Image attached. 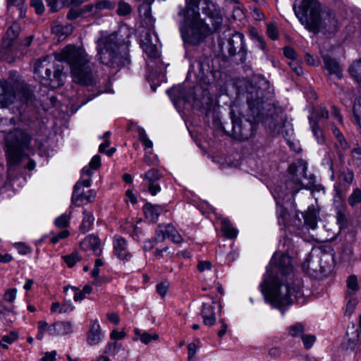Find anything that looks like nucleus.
Wrapping results in <instances>:
<instances>
[{"label":"nucleus","instance_id":"1","mask_svg":"<svg viewBox=\"0 0 361 361\" xmlns=\"http://www.w3.org/2000/svg\"><path fill=\"white\" fill-rule=\"evenodd\" d=\"M66 61L71 68V73L75 82L87 85L90 81V68L87 54L81 47L67 45L60 53L46 56L34 63V77L45 86L56 88L63 84L62 70L57 67L56 61Z\"/></svg>","mask_w":361,"mask_h":361},{"label":"nucleus","instance_id":"2","mask_svg":"<svg viewBox=\"0 0 361 361\" xmlns=\"http://www.w3.org/2000/svg\"><path fill=\"white\" fill-rule=\"evenodd\" d=\"M278 267L282 275L288 276L286 284H281L274 277L267 267L263 283L260 287L267 301L273 306L281 307L288 305L302 296V282L293 274L291 259L288 255L283 254L279 259Z\"/></svg>","mask_w":361,"mask_h":361},{"label":"nucleus","instance_id":"3","mask_svg":"<svg viewBox=\"0 0 361 361\" xmlns=\"http://www.w3.org/2000/svg\"><path fill=\"white\" fill-rule=\"evenodd\" d=\"M293 10L300 23L311 32L336 30L338 23L334 13L329 8L322 10L317 0H302L298 8L294 5Z\"/></svg>","mask_w":361,"mask_h":361},{"label":"nucleus","instance_id":"4","mask_svg":"<svg viewBox=\"0 0 361 361\" xmlns=\"http://www.w3.org/2000/svg\"><path fill=\"white\" fill-rule=\"evenodd\" d=\"M0 132L4 133L5 152L9 167L16 166L29 149L31 135L25 130L16 126L13 119L2 118L0 121Z\"/></svg>","mask_w":361,"mask_h":361},{"label":"nucleus","instance_id":"5","mask_svg":"<svg viewBox=\"0 0 361 361\" xmlns=\"http://www.w3.org/2000/svg\"><path fill=\"white\" fill-rule=\"evenodd\" d=\"M30 99L31 93L17 72H11L7 80H0V108H6L16 102L27 104Z\"/></svg>","mask_w":361,"mask_h":361},{"label":"nucleus","instance_id":"6","mask_svg":"<svg viewBox=\"0 0 361 361\" xmlns=\"http://www.w3.org/2000/svg\"><path fill=\"white\" fill-rule=\"evenodd\" d=\"M97 49V60L104 65L119 67L128 63L127 56L118 51L117 35L115 33L99 39Z\"/></svg>","mask_w":361,"mask_h":361},{"label":"nucleus","instance_id":"7","mask_svg":"<svg viewBox=\"0 0 361 361\" xmlns=\"http://www.w3.org/2000/svg\"><path fill=\"white\" fill-rule=\"evenodd\" d=\"M307 164L302 160H298L288 168L291 180L288 183L287 185L291 188L294 195L305 186L303 180L307 179Z\"/></svg>","mask_w":361,"mask_h":361},{"label":"nucleus","instance_id":"8","mask_svg":"<svg viewBox=\"0 0 361 361\" xmlns=\"http://www.w3.org/2000/svg\"><path fill=\"white\" fill-rule=\"evenodd\" d=\"M231 119L233 137L238 140H247L252 134V123L247 120L243 122L240 117L235 116L233 113H231Z\"/></svg>","mask_w":361,"mask_h":361},{"label":"nucleus","instance_id":"9","mask_svg":"<svg viewBox=\"0 0 361 361\" xmlns=\"http://www.w3.org/2000/svg\"><path fill=\"white\" fill-rule=\"evenodd\" d=\"M209 28L202 20H195L189 27L187 32V40L193 44H200L209 34Z\"/></svg>","mask_w":361,"mask_h":361},{"label":"nucleus","instance_id":"10","mask_svg":"<svg viewBox=\"0 0 361 361\" xmlns=\"http://www.w3.org/2000/svg\"><path fill=\"white\" fill-rule=\"evenodd\" d=\"M202 12L207 16L214 30L218 29L223 23V16L220 8L213 1L202 0Z\"/></svg>","mask_w":361,"mask_h":361},{"label":"nucleus","instance_id":"11","mask_svg":"<svg viewBox=\"0 0 361 361\" xmlns=\"http://www.w3.org/2000/svg\"><path fill=\"white\" fill-rule=\"evenodd\" d=\"M19 32L20 27L17 23L12 24L6 31L3 37L0 50V55L3 59H8V56L10 54V48L18 36Z\"/></svg>","mask_w":361,"mask_h":361},{"label":"nucleus","instance_id":"12","mask_svg":"<svg viewBox=\"0 0 361 361\" xmlns=\"http://www.w3.org/2000/svg\"><path fill=\"white\" fill-rule=\"evenodd\" d=\"M90 185L89 180L78 182L75 184L72 195V202L75 205L80 207L89 203V195L85 194L84 189L85 188H88Z\"/></svg>","mask_w":361,"mask_h":361},{"label":"nucleus","instance_id":"13","mask_svg":"<svg viewBox=\"0 0 361 361\" xmlns=\"http://www.w3.org/2000/svg\"><path fill=\"white\" fill-rule=\"evenodd\" d=\"M156 234L157 239L160 241H163L165 238H169L174 243H180L183 240L178 231L171 224L159 225L156 230Z\"/></svg>","mask_w":361,"mask_h":361},{"label":"nucleus","instance_id":"14","mask_svg":"<svg viewBox=\"0 0 361 361\" xmlns=\"http://www.w3.org/2000/svg\"><path fill=\"white\" fill-rule=\"evenodd\" d=\"M160 177L158 170L155 169H149L145 174V184L152 195H156L161 190L160 185L158 183Z\"/></svg>","mask_w":361,"mask_h":361},{"label":"nucleus","instance_id":"15","mask_svg":"<svg viewBox=\"0 0 361 361\" xmlns=\"http://www.w3.org/2000/svg\"><path fill=\"white\" fill-rule=\"evenodd\" d=\"M73 332V324L70 321H58L51 324L49 335L63 336Z\"/></svg>","mask_w":361,"mask_h":361},{"label":"nucleus","instance_id":"16","mask_svg":"<svg viewBox=\"0 0 361 361\" xmlns=\"http://www.w3.org/2000/svg\"><path fill=\"white\" fill-rule=\"evenodd\" d=\"M113 244L114 253L119 259L128 260L130 258L127 242L123 237L119 235L115 236Z\"/></svg>","mask_w":361,"mask_h":361},{"label":"nucleus","instance_id":"17","mask_svg":"<svg viewBox=\"0 0 361 361\" xmlns=\"http://www.w3.org/2000/svg\"><path fill=\"white\" fill-rule=\"evenodd\" d=\"M140 46L149 57L157 58L159 56V49L157 44L153 42L151 33H146L145 38L141 39Z\"/></svg>","mask_w":361,"mask_h":361},{"label":"nucleus","instance_id":"18","mask_svg":"<svg viewBox=\"0 0 361 361\" xmlns=\"http://www.w3.org/2000/svg\"><path fill=\"white\" fill-rule=\"evenodd\" d=\"M215 302L214 301L210 303H204L202 309V316L203 317L204 324L207 326H212L216 322L215 317Z\"/></svg>","mask_w":361,"mask_h":361},{"label":"nucleus","instance_id":"19","mask_svg":"<svg viewBox=\"0 0 361 361\" xmlns=\"http://www.w3.org/2000/svg\"><path fill=\"white\" fill-rule=\"evenodd\" d=\"M143 210L146 218L153 223L156 222L160 214L165 211L162 206L153 205L150 203L145 204Z\"/></svg>","mask_w":361,"mask_h":361},{"label":"nucleus","instance_id":"20","mask_svg":"<svg viewBox=\"0 0 361 361\" xmlns=\"http://www.w3.org/2000/svg\"><path fill=\"white\" fill-rule=\"evenodd\" d=\"M63 290L66 293L71 291L73 293L74 301L80 302L85 298L86 294H89L90 293V286L89 285H85L83 288L80 290L75 286L68 285L63 288Z\"/></svg>","mask_w":361,"mask_h":361},{"label":"nucleus","instance_id":"21","mask_svg":"<svg viewBox=\"0 0 361 361\" xmlns=\"http://www.w3.org/2000/svg\"><path fill=\"white\" fill-rule=\"evenodd\" d=\"M51 32L59 39H63L72 33L73 26L70 24L54 23L52 25Z\"/></svg>","mask_w":361,"mask_h":361},{"label":"nucleus","instance_id":"22","mask_svg":"<svg viewBox=\"0 0 361 361\" xmlns=\"http://www.w3.org/2000/svg\"><path fill=\"white\" fill-rule=\"evenodd\" d=\"M324 63L325 70L330 75H335L337 78H341V68L339 64L334 59L329 56H324Z\"/></svg>","mask_w":361,"mask_h":361},{"label":"nucleus","instance_id":"23","mask_svg":"<svg viewBox=\"0 0 361 361\" xmlns=\"http://www.w3.org/2000/svg\"><path fill=\"white\" fill-rule=\"evenodd\" d=\"M105 338V334L102 331L99 322L96 319L92 323V345L101 343Z\"/></svg>","mask_w":361,"mask_h":361},{"label":"nucleus","instance_id":"24","mask_svg":"<svg viewBox=\"0 0 361 361\" xmlns=\"http://www.w3.org/2000/svg\"><path fill=\"white\" fill-rule=\"evenodd\" d=\"M104 264L102 259L98 258L95 260L94 269L92 271V278H94V280H92V284L105 283L106 281L104 278L99 276L100 269L103 267Z\"/></svg>","mask_w":361,"mask_h":361},{"label":"nucleus","instance_id":"25","mask_svg":"<svg viewBox=\"0 0 361 361\" xmlns=\"http://www.w3.org/2000/svg\"><path fill=\"white\" fill-rule=\"evenodd\" d=\"M359 290L357 279L355 276H350L347 280V290L345 297L357 298V292Z\"/></svg>","mask_w":361,"mask_h":361},{"label":"nucleus","instance_id":"26","mask_svg":"<svg viewBox=\"0 0 361 361\" xmlns=\"http://www.w3.org/2000/svg\"><path fill=\"white\" fill-rule=\"evenodd\" d=\"M318 212L312 207L308 208V211L305 216V224L312 229H315L317 226Z\"/></svg>","mask_w":361,"mask_h":361},{"label":"nucleus","instance_id":"27","mask_svg":"<svg viewBox=\"0 0 361 361\" xmlns=\"http://www.w3.org/2000/svg\"><path fill=\"white\" fill-rule=\"evenodd\" d=\"M221 230L224 235L228 238H235L238 235V230L233 227L229 220L226 219L221 221Z\"/></svg>","mask_w":361,"mask_h":361},{"label":"nucleus","instance_id":"28","mask_svg":"<svg viewBox=\"0 0 361 361\" xmlns=\"http://www.w3.org/2000/svg\"><path fill=\"white\" fill-rule=\"evenodd\" d=\"M121 350H123V344L121 342L113 341L108 342L104 349V353L106 355H116Z\"/></svg>","mask_w":361,"mask_h":361},{"label":"nucleus","instance_id":"29","mask_svg":"<svg viewBox=\"0 0 361 361\" xmlns=\"http://www.w3.org/2000/svg\"><path fill=\"white\" fill-rule=\"evenodd\" d=\"M349 71L351 77L361 86V60L353 62L350 67Z\"/></svg>","mask_w":361,"mask_h":361},{"label":"nucleus","instance_id":"30","mask_svg":"<svg viewBox=\"0 0 361 361\" xmlns=\"http://www.w3.org/2000/svg\"><path fill=\"white\" fill-rule=\"evenodd\" d=\"M114 6L115 4L114 2L107 0H102L96 3L94 6L92 5V12L94 11V15H96L104 9H113Z\"/></svg>","mask_w":361,"mask_h":361},{"label":"nucleus","instance_id":"31","mask_svg":"<svg viewBox=\"0 0 361 361\" xmlns=\"http://www.w3.org/2000/svg\"><path fill=\"white\" fill-rule=\"evenodd\" d=\"M74 309V307L72 305V304H63L61 305L58 302H53L51 307V312H59L60 314L62 313H67L73 311Z\"/></svg>","mask_w":361,"mask_h":361},{"label":"nucleus","instance_id":"32","mask_svg":"<svg viewBox=\"0 0 361 361\" xmlns=\"http://www.w3.org/2000/svg\"><path fill=\"white\" fill-rule=\"evenodd\" d=\"M18 338V335L15 331H11L9 334L4 336L1 340H0V348H8V345L13 343Z\"/></svg>","mask_w":361,"mask_h":361},{"label":"nucleus","instance_id":"33","mask_svg":"<svg viewBox=\"0 0 361 361\" xmlns=\"http://www.w3.org/2000/svg\"><path fill=\"white\" fill-rule=\"evenodd\" d=\"M310 123L311 125L312 131L315 136L318 143H323L324 142V137L323 133L321 129L318 127L316 122L313 120L312 118L309 117Z\"/></svg>","mask_w":361,"mask_h":361},{"label":"nucleus","instance_id":"34","mask_svg":"<svg viewBox=\"0 0 361 361\" xmlns=\"http://www.w3.org/2000/svg\"><path fill=\"white\" fill-rule=\"evenodd\" d=\"M289 334L293 337H300L304 335L305 325L302 323H297L288 329Z\"/></svg>","mask_w":361,"mask_h":361},{"label":"nucleus","instance_id":"35","mask_svg":"<svg viewBox=\"0 0 361 361\" xmlns=\"http://www.w3.org/2000/svg\"><path fill=\"white\" fill-rule=\"evenodd\" d=\"M102 245L100 239L92 235V252L95 256H100L102 253Z\"/></svg>","mask_w":361,"mask_h":361},{"label":"nucleus","instance_id":"36","mask_svg":"<svg viewBox=\"0 0 361 361\" xmlns=\"http://www.w3.org/2000/svg\"><path fill=\"white\" fill-rule=\"evenodd\" d=\"M346 300V306H345V314L350 315L354 312L356 308V306L358 303L357 298L353 297H345Z\"/></svg>","mask_w":361,"mask_h":361},{"label":"nucleus","instance_id":"37","mask_svg":"<svg viewBox=\"0 0 361 361\" xmlns=\"http://www.w3.org/2000/svg\"><path fill=\"white\" fill-rule=\"evenodd\" d=\"M348 203L351 207H355L361 202V190L354 189L353 193L348 197Z\"/></svg>","mask_w":361,"mask_h":361},{"label":"nucleus","instance_id":"38","mask_svg":"<svg viewBox=\"0 0 361 361\" xmlns=\"http://www.w3.org/2000/svg\"><path fill=\"white\" fill-rule=\"evenodd\" d=\"M139 139L142 142L145 149H152L153 147L152 142L148 138L145 130L140 128L138 130Z\"/></svg>","mask_w":361,"mask_h":361},{"label":"nucleus","instance_id":"39","mask_svg":"<svg viewBox=\"0 0 361 361\" xmlns=\"http://www.w3.org/2000/svg\"><path fill=\"white\" fill-rule=\"evenodd\" d=\"M353 112L356 122L361 128V97L355 100L353 106Z\"/></svg>","mask_w":361,"mask_h":361},{"label":"nucleus","instance_id":"40","mask_svg":"<svg viewBox=\"0 0 361 361\" xmlns=\"http://www.w3.org/2000/svg\"><path fill=\"white\" fill-rule=\"evenodd\" d=\"M159 336L158 334L157 333H149L146 332L143 333V334L141 335V339L140 341L145 344L147 345L149 344L152 341H157L159 339Z\"/></svg>","mask_w":361,"mask_h":361},{"label":"nucleus","instance_id":"41","mask_svg":"<svg viewBox=\"0 0 361 361\" xmlns=\"http://www.w3.org/2000/svg\"><path fill=\"white\" fill-rule=\"evenodd\" d=\"M63 261L70 268L73 267L79 261L78 255L76 252L62 256Z\"/></svg>","mask_w":361,"mask_h":361},{"label":"nucleus","instance_id":"42","mask_svg":"<svg viewBox=\"0 0 361 361\" xmlns=\"http://www.w3.org/2000/svg\"><path fill=\"white\" fill-rule=\"evenodd\" d=\"M69 216L66 214H63L55 219L54 223L58 228H66L69 224Z\"/></svg>","mask_w":361,"mask_h":361},{"label":"nucleus","instance_id":"43","mask_svg":"<svg viewBox=\"0 0 361 361\" xmlns=\"http://www.w3.org/2000/svg\"><path fill=\"white\" fill-rule=\"evenodd\" d=\"M338 178H339L340 181H341V182L346 183L348 184H350L354 179V173L350 170H348L347 171H343L339 174Z\"/></svg>","mask_w":361,"mask_h":361},{"label":"nucleus","instance_id":"44","mask_svg":"<svg viewBox=\"0 0 361 361\" xmlns=\"http://www.w3.org/2000/svg\"><path fill=\"white\" fill-rule=\"evenodd\" d=\"M351 159L354 165L357 167L361 166V149L355 148L351 152Z\"/></svg>","mask_w":361,"mask_h":361},{"label":"nucleus","instance_id":"45","mask_svg":"<svg viewBox=\"0 0 361 361\" xmlns=\"http://www.w3.org/2000/svg\"><path fill=\"white\" fill-rule=\"evenodd\" d=\"M173 252L169 250L168 247H164L162 249H157L154 252V256L157 259H164L165 257H171Z\"/></svg>","mask_w":361,"mask_h":361},{"label":"nucleus","instance_id":"46","mask_svg":"<svg viewBox=\"0 0 361 361\" xmlns=\"http://www.w3.org/2000/svg\"><path fill=\"white\" fill-rule=\"evenodd\" d=\"M131 6L128 4L123 1H120L118 3L117 13L119 16H126L131 12Z\"/></svg>","mask_w":361,"mask_h":361},{"label":"nucleus","instance_id":"47","mask_svg":"<svg viewBox=\"0 0 361 361\" xmlns=\"http://www.w3.org/2000/svg\"><path fill=\"white\" fill-rule=\"evenodd\" d=\"M303 345L306 349H310L316 341V337L312 334H304L302 336Z\"/></svg>","mask_w":361,"mask_h":361},{"label":"nucleus","instance_id":"48","mask_svg":"<svg viewBox=\"0 0 361 361\" xmlns=\"http://www.w3.org/2000/svg\"><path fill=\"white\" fill-rule=\"evenodd\" d=\"M126 336V333L123 329L120 331L117 329H113L109 334V338L111 341H116L118 342H119L120 340L123 339Z\"/></svg>","mask_w":361,"mask_h":361},{"label":"nucleus","instance_id":"49","mask_svg":"<svg viewBox=\"0 0 361 361\" xmlns=\"http://www.w3.org/2000/svg\"><path fill=\"white\" fill-rule=\"evenodd\" d=\"M111 132L106 131L104 133V134L102 136V138L104 139V142L101 143L99 146V152L101 153H104L106 151V148H107L110 145V137Z\"/></svg>","mask_w":361,"mask_h":361},{"label":"nucleus","instance_id":"50","mask_svg":"<svg viewBox=\"0 0 361 361\" xmlns=\"http://www.w3.org/2000/svg\"><path fill=\"white\" fill-rule=\"evenodd\" d=\"M14 247L20 255H25L32 252L31 247L23 243H17L14 245Z\"/></svg>","mask_w":361,"mask_h":361},{"label":"nucleus","instance_id":"51","mask_svg":"<svg viewBox=\"0 0 361 361\" xmlns=\"http://www.w3.org/2000/svg\"><path fill=\"white\" fill-rule=\"evenodd\" d=\"M83 214H84L85 216H84L82 222L80 225V229L83 233H85L87 231H89V229L90 228V216L88 215V214H87L86 210H85L83 212Z\"/></svg>","mask_w":361,"mask_h":361},{"label":"nucleus","instance_id":"52","mask_svg":"<svg viewBox=\"0 0 361 361\" xmlns=\"http://www.w3.org/2000/svg\"><path fill=\"white\" fill-rule=\"evenodd\" d=\"M16 288L8 289L4 293V299L8 302H13L16 298Z\"/></svg>","mask_w":361,"mask_h":361},{"label":"nucleus","instance_id":"53","mask_svg":"<svg viewBox=\"0 0 361 361\" xmlns=\"http://www.w3.org/2000/svg\"><path fill=\"white\" fill-rule=\"evenodd\" d=\"M30 4L37 14H42L44 11V6L42 0H31Z\"/></svg>","mask_w":361,"mask_h":361},{"label":"nucleus","instance_id":"54","mask_svg":"<svg viewBox=\"0 0 361 361\" xmlns=\"http://www.w3.org/2000/svg\"><path fill=\"white\" fill-rule=\"evenodd\" d=\"M83 14V11L78 8H72L69 10L67 13V18L69 20H73Z\"/></svg>","mask_w":361,"mask_h":361},{"label":"nucleus","instance_id":"55","mask_svg":"<svg viewBox=\"0 0 361 361\" xmlns=\"http://www.w3.org/2000/svg\"><path fill=\"white\" fill-rule=\"evenodd\" d=\"M188 360L195 361V355L197 351V346L195 343H191L188 345Z\"/></svg>","mask_w":361,"mask_h":361},{"label":"nucleus","instance_id":"56","mask_svg":"<svg viewBox=\"0 0 361 361\" xmlns=\"http://www.w3.org/2000/svg\"><path fill=\"white\" fill-rule=\"evenodd\" d=\"M267 34L269 37L272 39H276L278 38V30L274 24L270 23L267 25Z\"/></svg>","mask_w":361,"mask_h":361},{"label":"nucleus","instance_id":"57","mask_svg":"<svg viewBox=\"0 0 361 361\" xmlns=\"http://www.w3.org/2000/svg\"><path fill=\"white\" fill-rule=\"evenodd\" d=\"M287 216L288 212L286 209L281 207L278 216V221L280 225H285L287 223Z\"/></svg>","mask_w":361,"mask_h":361},{"label":"nucleus","instance_id":"58","mask_svg":"<svg viewBox=\"0 0 361 361\" xmlns=\"http://www.w3.org/2000/svg\"><path fill=\"white\" fill-rule=\"evenodd\" d=\"M289 66L292 68V70L298 75H300L302 74V68L298 63V62L295 60L290 61L289 62Z\"/></svg>","mask_w":361,"mask_h":361},{"label":"nucleus","instance_id":"59","mask_svg":"<svg viewBox=\"0 0 361 361\" xmlns=\"http://www.w3.org/2000/svg\"><path fill=\"white\" fill-rule=\"evenodd\" d=\"M168 289L169 285L168 283L166 282H162L157 286V290L159 293V294L162 297L166 295Z\"/></svg>","mask_w":361,"mask_h":361},{"label":"nucleus","instance_id":"60","mask_svg":"<svg viewBox=\"0 0 361 361\" xmlns=\"http://www.w3.org/2000/svg\"><path fill=\"white\" fill-rule=\"evenodd\" d=\"M38 331L41 332H48L49 334V329L51 327V325H49V324L45 321H39L37 322Z\"/></svg>","mask_w":361,"mask_h":361},{"label":"nucleus","instance_id":"61","mask_svg":"<svg viewBox=\"0 0 361 361\" xmlns=\"http://www.w3.org/2000/svg\"><path fill=\"white\" fill-rule=\"evenodd\" d=\"M283 54L288 59H291V61L295 60L296 53L293 48L290 47H285L283 49Z\"/></svg>","mask_w":361,"mask_h":361},{"label":"nucleus","instance_id":"62","mask_svg":"<svg viewBox=\"0 0 361 361\" xmlns=\"http://www.w3.org/2000/svg\"><path fill=\"white\" fill-rule=\"evenodd\" d=\"M212 268V264L209 261H202L197 264V269L200 272L209 270Z\"/></svg>","mask_w":361,"mask_h":361},{"label":"nucleus","instance_id":"63","mask_svg":"<svg viewBox=\"0 0 361 361\" xmlns=\"http://www.w3.org/2000/svg\"><path fill=\"white\" fill-rule=\"evenodd\" d=\"M56 352L51 351L47 352L45 355L41 358V361H56Z\"/></svg>","mask_w":361,"mask_h":361},{"label":"nucleus","instance_id":"64","mask_svg":"<svg viewBox=\"0 0 361 361\" xmlns=\"http://www.w3.org/2000/svg\"><path fill=\"white\" fill-rule=\"evenodd\" d=\"M316 116L317 118H327L329 117V112L325 107H320L317 110Z\"/></svg>","mask_w":361,"mask_h":361}]
</instances>
